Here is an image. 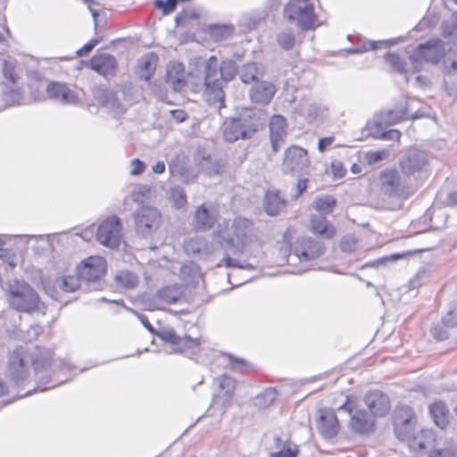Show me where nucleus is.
Masks as SVG:
<instances>
[{"instance_id":"1","label":"nucleus","mask_w":457,"mask_h":457,"mask_svg":"<svg viewBox=\"0 0 457 457\" xmlns=\"http://www.w3.org/2000/svg\"><path fill=\"white\" fill-rule=\"evenodd\" d=\"M267 120L268 113L264 110H247L225 124L224 138L228 142L251 138L264 127Z\"/></svg>"},{"instance_id":"2","label":"nucleus","mask_w":457,"mask_h":457,"mask_svg":"<svg viewBox=\"0 0 457 457\" xmlns=\"http://www.w3.org/2000/svg\"><path fill=\"white\" fill-rule=\"evenodd\" d=\"M2 287L9 305L17 312L30 313L39 309V295L27 282L12 279Z\"/></svg>"},{"instance_id":"3","label":"nucleus","mask_w":457,"mask_h":457,"mask_svg":"<svg viewBox=\"0 0 457 457\" xmlns=\"http://www.w3.org/2000/svg\"><path fill=\"white\" fill-rule=\"evenodd\" d=\"M378 183L380 191L385 195L401 201L413 195L420 186L417 179L411 178L403 180L401 174L393 169L382 170L378 176Z\"/></svg>"},{"instance_id":"4","label":"nucleus","mask_w":457,"mask_h":457,"mask_svg":"<svg viewBox=\"0 0 457 457\" xmlns=\"http://www.w3.org/2000/svg\"><path fill=\"white\" fill-rule=\"evenodd\" d=\"M284 15L289 21H296L303 29H310L315 22L313 5L308 0H291L284 8Z\"/></svg>"},{"instance_id":"5","label":"nucleus","mask_w":457,"mask_h":457,"mask_svg":"<svg viewBox=\"0 0 457 457\" xmlns=\"http://www.w3.org/2000/svg\"><path fill=\"white\" fill-rule=\"evenodd\" d=\"M445 50L442 40L430 39L420 45L412 53L410 59L415 71H420L423 62L436 63L445 55Z\"/></svg>"},{"instance_id":"6","label":"nucleus","mask_w":457,"mask_h":457,"mask_svg":"<svg viewBox=\"0 0 457 457\" xmlns=\"http://www.w3.org/2000/svg\"><path fill=\"white\" fill-rule=\"evenodd\" d=\"M310 165L307 151L300 146L292 145L285 151L281 170L284 173L303 175Z\"/></svg>"},{"instance_id":"7","label":"nucleus","mask_w":457,"mask_h":457,"mask_svg":"<svg viewBox=\"0 0 457 457\" xmlns=\"http://www.w3.org/2000/svg\"><path fill=\"white\" fill-rule=\"evenodd\" d=\"M106 261L98 255L89 256L77 266V272L81 278L88 283H99L106 273Z\"/></svg>"},{"instance_id":"8","label":"nucleus","mask_w":457,"mask_h":457,"mask_svg":"<svg viewBox=\"0 0 457 457\" xmlns=\"http://www.w3.org/2000/svg\"><path fill=\"white\" fill-rule=\"evenodd\" d=\"M121 224L116 216L104 220L96 232L97 241L109 248L118 247L121 242Z\"/></svg>"},{"instance_id":"9","label":"nucleus","mask_w":457,"mask_h":457,"mask_svg":"<svg viewBox=\"0 0 457 457\" xmlns=\"http://www.w3.org/2000/svg\"><path fill=\"white\" fill-rule=\"evenodd\" d=\"M161 213L152 206H142L135 215L136 230L143 237L153 234L161 223Z\"/></svg>"},{"instance_id":"10","label":"nucleus","mask_w":457,"mask_h":457,"mask_svg":"<svg viewBox=\"0 0 457 457\" xmlns=\"http://www.w3.org/2000/svg\"><path fill=\"white\" fill-rule=\"evenodd\" d=\"M30 355L24 347L16 348L9 357L7 376L15 383L23 381L29 374Z\"/></svg>"},{"instance_id":"11","label":"nucleus","mask_w":457,"mask_h":457,"mask_svg":"<svg viewBox=\"0 0 457 457\" xmlns=\"http://www.w3.org/2000/svg\"><path fill=\"white\" fill-rule=\"evenodd\" d=\"M416 417L409 406H402L395 411L394 426L397 437L405 441L412 435Z\"/></svg>"},{"instance_id":"12","label":"nucleus","mask_w":457,"mask_h":457,"mask_svg":"<svg viewBox=\"0 0 457 457\" xmlns=\"http://www.w3.org/2000/svg\"><path fill=\"white\" fill-rule=\"evenodd\" d=\"M204 87L206 91L212 93L219 99L223 96V79L220 75L219 60L212 55L205 62Z\"/></svg>"},{"instance_id":"13","label":"nucleus","mask_w":457,"mask_h":457,"mask_svg":"<svg viewBox=\"0 0 457 457\" xmlns=\"http://www.w3.org/2000/svg\"><path fill=\"white\" fill-rule=\"evenodd\" d=\"M95 96L103 106L116 114L123 113L129 105L125 92L121 90L100 89L96 91Z\"/></svg>"},{"instance_id":"14","label":"nucleus","mask_w":457,"mask_h":457,"mask_svg":"<svg viewBox=\"0 0 457 457\" xmlns=\"http://www.w3.org/2000/svg\"><path fill=\"white\" fill-rule=\"evenodd\" d=\"M231 230L233 237L228 243L234 245L235 241H237L238 246L233 250V253H242L243 248L252 240L253 224L248 219L238 217L234 220Z\"/></svg>"},{"instance_id":"15","label":"nucleus","mask_w":457,"mask_h":457,"mask_svg":"<svg viewBox=\"0 0 457 457\" xmlns=\"http://www.w3.org/2000/svg\"><path fill=\"white\" fill-rule=\"evenodd\" d=\"M325 251L324 245L318 240L309 237L298 238L294 246V254L300 261H312L323 254Z\"/></svg>"},{"instance_id":"16","label":"nucleus","mask_w":457,"mask_h":457,"mask_svg":"<svg viewBox=\"0 0 457 457\" xmlns=\"http://www.w3.org/2000/svg\"><path fill=\"white\" fill-rule=\"evenodd\" d=\"M427 155L418 150L408 151L400 160V168L406 178H411L418 172H421L428 165Z\"/></svg>"},{"instance_id":"17","label":"nucleus","mask_w":457,"mask_h":457,"mask_svg":"<svg viewBox=\"0 0 457 457\" xmlns=\"http://www.w3.org/2000/svg\"><path fill=\"white\" fill-rule=\"evenodd\" d=\"M46 93L50 99L62 104H72L79 102L77 94L67 85L61 82H51L46 87Z\"/></svg>"},{"instance_id":"18","label":"nucleus","mask_w":457,"mask_h":457,"mask_svg":"<svg viewBox=\"0 0 457 457\" xmlns=\"http://www.w3.org/2000/svg\"><path fill=\"white\" fill-rule=\"evenodd\" d=\"M318 429L326 438L334 437L339 430V423L335 412L328 409L319 411Z\"/></svg>"},{"instance_id":"19","label":"nucleus","mask_w":457,"mask_h":457,"mask_svg":"<svg viewBox=\"0 0 457 457\" xmlns=\"http://www.w3.org/2000/svg\"><path fill=\"white\" fill-rule=\"evenodd\" d=\"M160 337L173 345H178L177 351L186 352L187 349H192L193 353L198 351L200 345L198 338H192L188 336L184 337H179L173 329H164L160 333Z\"/></svg>"},{"instance_id":"20","label":"nucleus","mask_w":457,"mask_h":457,"mask_svg":"<svg viewBox=\"0 0 457 457\" xmlns=\"http://www.w3.org/2000/svg\"><path fill=\"white\" fill-rule=\"evenodd\" d=\"M411 450L414 452L435 450L436 445V435L432 429H421L419 433L412 435L406 440Z\"/></svg>"},{"instance_id":"21","label":"nucleus","mask_w":457,"mask_h":457,"mask_svg":"<svg viewBox=\"0 0 457 457\" xmlns=\"http://www.w3.org/2000/svg\"><path fill=\"white\" fill-rule=\"evenodd\" d=\"M365 403L374 416H385L390 409L388 397L378 390L369 392Z\"/></svg>"},{"instance_id":"22","label":"nucleus","mask_w":457,"mask_h":457,"mask_svg":"<svg viewBox=\"0 0 457 457\" xmlns=\"http://www.w3.org/2000/svg\"><path fill=\"white\" fill-rule=\"evenodd\" d=\"M287 201L278 189H270L265 193L262 207L269 216H277L286 209Z\"/></svg>"},{"instance_id":"23","label":"nucleus","mask_w":457,"mask_h":457,"mask_svg":"<svg viewBox=\"0 0 457 457\" xmlns=\"http://www.w3.org/2000/svg\"><path fill=\"white\" fill-rule=\"evenodd\" d=\"M287 135V121L281 115H273L270 120V137L272 149L277 153Z\"/></svg>"},{"instance_id":"24","label":"nucleus","mask_w":457,"mask_h":457,"mask_svg":"<svg viewBox=\"0 0 457 457\" xmlns=\"http://www.w3.org/2000/svg\"><path fill=\"white\" fill-rule=\"evenodd\" d=\"M88 66L100 75L104 77L112 76L116 70V60L111 54H102L94 56L89 61Z\"/></svg>"},{"instance_id":"25","label":"nucleus","mask_w":457,"mask_h":457,"mask_svg":"<svg viewBox=\"0 0 457 457\" xmlns=\"http://www.w3.org/2000/svg\"><path fill=\"white\" fill-rule=\"evenodd\" d=\"M276 92L275 86L268 81L256 82L251 88L249 96L253 103L267 104Z\"/></svg>"},{"instance_id":"26","label":"nucleus","mask_w":457,"mask_h":457,"mask_svg":"<svg viewBox=\"0 0 457 457\" xmlns=\"http://www.w3.org/2000/svg\"><path fill=\"white\" fill-rule=\"evenodd\" d=\"M184 247L188 254L205 257L212 253L215 250L213 245L208 244L206 240L201 237H195L187 239L184 243Z\"/></svg>"},{"instance_id":"27","label":"nucleus","mask_w":457,"mask_h":457,"mask_svg":"<svg viewBox=\"0 0 457 457\" xmlns=\"http://www.w3.org/2000/svg\"><path fill=\"white\" fill-rule=\"evenodd\" d=\"M350 426L357 433L369 434L374 429V420L367 411H356L351 417Z\"/></svg>"},{"instance_id":"28","label":"nucleus","mask_w":457,"mask_h":457,"mask_svg":"<svg viewBox=\"0 0 457 457\" xmlns=\"http://www.w3.org/2000/svg\"><path fill=\"white\" fill-rule=\"evenodd\" d=\"M408 113L404 110H386L378 112L374 119L375 124L379 127H388L404 119Z\"/></svg>"},{"instance_id":"29","label":"nucleus","mask_w":457,"mask_h":457,"mask_svg":"<svg viewBox=\"0 0 457 457\" xmlns=\"http://www.w3.org/2000/svg\"><path fill=\"white\" fill-rule=\"evenodd\" d=\"M166 82L175 91H181L186 83L184 80V66L181 63H170L167 67Z\"/></svg>"},{"instance_id":"30","label":"nucleus","mask_w":457,"mask_h":457,"mask_svg":"<svg viewBox=\"0 0 457 457\" xmlns=\"http://www.w3.org/2000/svg\"><path fill=\"white\" fill-rule=\"evenodd\" d=\"M311 229L325 238L330 239L336 235V228L325 218V216L312 215Z\"/></svg>"},{"instance_id":"31","label":"nucleus","mask_w":457,"mask_h":457,"mask_svg":"<svg viewBox=\"0 0 457 457\" xmlns=\"http://www.w3.org/2000/svg\"><path fill=\"white\" fill-rule=\"evenodd\" d=\"M215 221L214 214L204 204L200 205L194 215V226L196 229L211 228Z\"/></svg>"},{"instance_id":"32","label":"nucleus","mask_w":457,"mask_h":457,"mask_svg":"<svg viewBox=\"0 0 457 457\" xmlns=\"http://www.w3.org/2000/svg\"><path fill=\"white\" fill-rule=\"evenodd\" d=\"M429 412L437 427L445 428L449 422V412L443 402H436L430 404Z\"/></svg>"},{"instance_id":"33","label":"nucleus","mask_w":457,"mask_h":457,"mask_svg":"<svg viewBox=\"0 0 457 457\" xmlns=\"http://www.w3.org/2000/svg\"><path fill=\"white\" fill-rule=\"evenodd\" d=\"M277 448L279 451L272 453L270 457H296L299 453V447L297 445L289 440L282 441L278 436L274 438Z\"/></svg>"},{"instance_id":"34","label":"nucleus","mask_w":457,"mask_h":457,"mask_svg":"<svg viewBox=\"0 0 457 457\" xmlns=\"http://www.w3.org/2000/svg\"><path fill=\"white\" fill-rule=\"evenodd\" d=\"M263 72L262 67L259 64L255 62L246 63L240 71V79L244 83L249 84L262 77Z\"/></svg>"},{"instance_id":"35","label":"nucleus","mask_w":457,"mask_h":457,"mask_svg":"<svg viewBox=\"0 0 457 457\" xmlns=\"http://www.w3.org/2000/svg\"><path fill=\"white\" fill-rule=\"evenodd\" d=\"M158 57L153 53L144 55L140 60V77L149 80L154 72Z\"/></svg>"},{"instance_id":"36","label":"nucleus","mask_w":457,"mask_h":457,"mask_svg":"<svg viewBox=\"0 0 457 457\" xmlns=\"http://www.w3.org/2000/svg\"><path fill=\"white\" fill-rule=\"evenodd\" d=\"M52 360L53 353L46 348L38 350V353L34 356V358L30 356V361L36 371L46 369L51 365Z\"/></svg>"},{"instance_id":"37","label":"nucleus","mask_w":457,"mask_h":457,"mask_svg":"<svg viewBox=\"0 0 457 457\" xmlns=\"http://www.w3.org/2000/svg\"><path fill=\"white\" fill-rule=\"evenodd\" d=\"M336 204L337 200L331 195L318 197L312 203L313 208L320 214V216H325L332 212Z\"/></svg>"},{"instance_id":"38","label":"nucleus","mask_w":457,"mask_h":457,"mask_svg":"<svg viewBox=\"0 0 457 457\" xmlns=\"http://www.w3.org/2000/svg\"><path fill=\"white\" fill-rule=\"evenodd\" d=\"M182 292L178 286H170L161 288L157 296L166 303H175L180 297Z\"/></svg>"},{"instance_id":"39","label":"nucleus","mask_w":457,"mask_h":457,"mask_svg":"<svg viewBox=\"0 0 457 457\" xmlns=\"http://www.w3.org/2000/svg\"><path fill=\"white\" fill-rule=\"evenodd\" d=\"M198 156H200V154H198ZM197 161L199 170L204 172L208 176H212L220 172V166L218 163L213 162L210 155L203 154L201 158L198 157Z\"/></svg>"},{"instance_id":"40","label":"nucleus","mask_w":457,"mask_h":457,"mask_svg":"<svg viewBox=\"0 0 457 457\" xmlns=\"http://www.w3.org/2000/svg\"><path fill=\"white\" fill-rule=\"evenodd\" d=\"M115 280L120 286L127 289L134 288L138 283L137 276L128 270H122L117 273Z\"/></svg>"},{"instance_id":"41","label":"nucleus","mask_w":457,"mask_h":457,"mask_svg":"<svg viewBox=\"0 0 457 457\" xmlns=\"http://www.w3.org/2000/svg\"><path fill=\"white\" fill-rule=\"evenodd\" d=\"M80 279L79 275L64 276L57 280V285L62 291L74 292L79 288Z\"/></svg>"},{"instance_id":"42","label":"nucleus","mask_w":457,"mask_h":457,"mask_svg":"<svg viewBox=\"0 0 457 457\" xmlns=\"http://www.w3.org/2000/svg\"><path fill=\"white\" fill-rule=\"evenodd\" d=\"M220 75L223 79V84L231 80L237 73V65L232 60H225L221 63L219 62Z\"/></svg>"},{"instance_id":"43","label":"nucleus","mask_w":457,"mask_h":457,"mask_svg":"<svg viewBox=\"0 0 457 457\" xmlns=\"http://www.w3.org/2000/svg\"><path fill=\"white\" fill-rule=\"evenodd\" d=\"M278 45L285 50H289L295 46V36L291 30H284L277 36Z\"/></svg>"},{"instance_id":"44","label":"nucleus","mask_w":457,"mask_h":457,"mask_svg":"<svg viewBox=\"0 0 457 457\" xmlns=\"http://www.w3.org/2000/svg\"><path fill=\"white\" fill-rule=\"evenodd\" d=\"M444 326H435L431 328V333L433 337L437 340H444L448 338L449 333L445 327H451L452 324H454L455 322L450 321V320L447 317H444L442 320Z\"/></svg>"},{"instance_id":"45","label":"nucleus","mask_w":457,"mask_h":457,"mask_svg":"<svg viewBox=\"0 0 457 457\" xmlns=\"http://www.w3.org/2000/svg\"><path fill=\"white\" fill-rule=\"evenodd\" d=\"M386 62L399 73L405 72V62L396 54L390 53L385 55Z\"/></svg>"},{"instance_id":"46","label":"nucleus","mask_w":457,"mask_h":457,"mask_svg":"<svg viewBox=\"0 0 457 457\" xmlns=\"http://www.w3.org/2000/svg\"><path fill=\"white\" fill-rule=\"evenodd\" d=\"M327 112V108L324 105L319 104H309L307 110V118L310 121L316 120L318 119H322Z\"/></svg>"},{"instance_id":"47","label":"nucleus","mask_w":457,"mask_h":457,"mask_svg":"<svg viewBox=\"0 0 457 457\" xmlns=\"http://www.w3.org/2000/svg\"><path fill=\"white\" fill-rule=\"evenodd\" d=\"M219 386L221 389L225 390V395L231 398L236 387L235 380L228 376H221L219 378Z\"/></svg>"},{"instance_id":"48","label":"nucleus","mask_w":457,"mask_h":457,"mask_svg":"<svg viewBox=\"0 0 457 457\" xmlns=\"http://www.w3.org/2000/svg\"><path fill=\"white\" fill-rule=\"evenodd\" d=\"M357 245V240L353 235L345 236L339 244L340 249L345 253H353Z\"/></svg>"},{"instance_id":"49","label":"nucleus","mask_w":457,"mask_h":457,"mask_svg":"<svg viewBox=\"0 0 457 457\" xmlns=\"http://www.w3.org/2000/svg\"><path fill=\"white\" fill-rule=\"evenodd\" d=\"M389 156L388 150H381V151H375V152H370L366 154V160L369 164H375L382 160L386 159Z\"/></svg>"},{"instance_id":"50","label":"nucleus","mask_w":457,"mask_h":457,"mask_svg":"<svg viewBox=\"0 0 457 457\" xmlns=\"http://www.w3.org/2000/svg\"><path fill=\"white\" fill-rule=\"evenodd\" d=\"M171 199L176 208H181L187 204L186 193L181 188L172 190Z\"/></svg>"},{"instance_id":"51","label":"nucleus","mask_w":457,"mask_h":457,"mask_svg":"<svg viewBox=\"0 0 457 457\" xmlns=\"http://www.w3.org/2000/svg\"><path fill=\"white\" fill-rule=\"evenodd\" d=\"M179 0H156L155 4L159 9H162L164 14L170 13L177 6Z\"/></svg>"},{"instance_id":"52","label":"nucleus","mask_w":457,"mask_h":457,"mask_svg":"<svg viewBox=\"0 0 457 457\" xmlns=\"http://www.w3.org/2000/svg\"><path fill=\"white\" fill-rule=\"evenodd\" d=\"M332 173L337 178H342L346 172V168L340 161H333L331 162Z\"/></svg>"},{"instance_id":"53","label":"nucleus","mask_w":457,"mask_h":457,"mask_svg":"<svg viewBox=\"0 0 457 457\" xmlns=\"http://www.w3.org/2000/svg\"><path fill=\"white\" fill-rule=\"evenodd\" d=\"M145 168L146 166L142 161L139 159H133L131 161L130 174L134 176L140 175L145 171Z\"/></svg>"},{"instance_id":"54","label":"nucleus","mask_w":457,"mask_h":457,"mask_svg":"<svg viewBox=\"0 0 457 457\" xmlns=\"http://www.w3.org/2000/svg\"><path fill=\"white\" fill-rule=\"evenodd\" d=\"M43 333V328L39 325H32L27 330V337L26 339L29 341H32L37 338L39 335Z\"/></svg>"},{"instance_id":"55","label":"nucleus","mask_w":457,"mask_h":457,"mask_svg":"<svg viewBox=\"0 0 457 457\" xmlns=\"http://www.w3.org/2000/svg\"><path fill=\"white\" fill-rule=\"evenodd\" d=\"M425 271H419L409 282L411 289L418 288L421 286L422 280L425 278Z\"/></svg>"},{"instance_id":"56","label":"nucleus","mask_w":457,"mask_h":457,"mask_svg":"<svg viewBox=\"0 0 457 457\" xmlns=\"http://www.w3.org/2000/svg\"><path fill=\"white\" fill-rule=\"evenodd\" d=\"M97 44H98L97 39H91L87 44H86L83 47L79 48L77 51V55L78 56L87 55Z\"/></svg>"},{"instance_id":"57","label":"nucleus","mask_w":457,"mask_h":457,"mask_svg":"<svg viewBox=\"0 0 457 457\" xmlns=\"http://www.w3.org/2000/svg\"><path fill=\"white\" fill-rule=\"evenodd\" d=\"M335 141L334 137H322L319 140L318 149L320 152H324Z\"/></svg>"},{"instance_id":"58","label":"nucleus","mask_w":457,"mask_h":457,"mask_svg":"<svg viewBox=\"0 0 457 457\" xmlns=\"http://www.w3.org/2000/svg\"><path fill=\"white\" fill-rule=\"evenodd\" d=\"M4 77L10 80L12 83L15 82L14 78V69L13 67L8 63L7 62H4Z\"/></svg>"},{"instance_id":"59","label":"nucleus","mask_w":457,"mask_h":457,"mask_svg":"<svg viewBox=\"0 0 457 457\" xmlns=\"http://www.w3.org/2000/svg\"><path fill=\"white\" fill-rule=\"evenodd\" d=\"M428 457H453V453L447 449H436L430 451Z\"/></svg>"},{"instance_id":"60","label":"nucleus","mask_w":457,"mask_h":457,"mask_svg":"<svg viewBox=\"0 0 457 457\" xmlns=\"http://www.w3.org/2000/svg\"><path fill=\"white\" fill-rule=\"evenodd\" d=\"M170 114L177 122L185 121L188 117L187 113L184 110H173L170 111Z\"/></svg>"},{"instance_id":"61","label":"nucleus","mask_w":457,"mask_h":457,"mask_svg":"<svg viewBox=\"0 0 457 457\" xmlns=\"http://www.w3.org/2000/svg\"><path fill=\"white\" fill-rule=\"evenodd\" d=\"M382 136L384 139L399 141L401 137V132L397 129H390L388 131L384 132Z\"/></svg>"},{"instance_id":"62","label":"nucleus","mask_w":457,"mask_h":457,"mask_svg":"<svg viewBox=\"0 0 457 457\" xmlns=\"http://www.w3.org/2000/svg\"><path fill=\"white\" fill-rule=\"evenodd\" d=\"M231 33V29L228 27H216L212 29V34L215 36H220V39L226 37L228 35Z\"/></svg>"},{"instance_id":"63","label":"nucleus","mask_w":457,"mask_h":457,"mask_svg":"<svg viewBox=\"0 0 457 457\" xmlns=\"http://www.w3.org/2000/svg\"><path fill=\"white\" fill-rule=\"evenodd\" d=\"M232 369H240L245 365V361L240 358H235L231 354L228 355Z\"/></svg>"},{"instance_id":"64","label":"nucleus","mask_w":457,"mask_h":457,"mask_svg":"<svg viewBox=\"0 0 457 457\" xmlns=\"http://www.w3.org/2000/svg\"><path fill=\"white\" fill-rule=\"evenodd\" d=\"M222 262H224L226 267H236L240 268L241 262L236 259L231 258L228 255H226Z\"/></svg>"}]
</instances>
